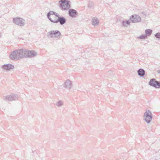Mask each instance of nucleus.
Listing matches in <instances>:
<instances>
[{
    "label": "nucleus",
    "instance_id": "4468645a",
    "mask_svg": "<svg viewBox=\"0 0 160 160\" xmlns=\"http://www.w3.org/2000/svg\"><path fill=\"white\" fill-rule=\"evenodd\" d=\"M92 25L95 26L98 25L99 21L97 18L94 17L92 19Z\"/></svg>",
    "mask_w": 160,
    "mask_h": 160
},
{
    "label": "nucleus",
    "instance_id": "423d86ee",
    "mask_svg": "<svg viewBox=\"0 0 160 160\" xmlns=\"http://www.w3.org/2000/svg\"><path fill=\"white\" fill-rule=\"evenodd\" d=\"M57 17L58 18V19L57 20H54L52 22L55 23L59 22L61 25H64L66 23L67 20L64 17L60 16L58 14V16Z\"/></svg>",
    "mask_w": 160,
    "mask_h": 160
},
{
    "label": "nucleus",
    "instance_id": "393cba45",
    "mask_svg": "<svg viewBox=\"0 0 160 160\" xmlns=\"http://www.w3.org/2000/svg\"><path fill=\"white\" fill-rule=\"evenodd\" d=\"M2 36V33L0 32V38H1Z\"/></svg>",
    "mask_w": 160,
    "mask_h": 160
},
{
    "label": "nucleus",
    "instance_id": "2eb2a0df",
    "mask_svg": "<svg viewBox=\"0 0 160 160\" xmlns=\"http://www.w3.org/2000/svg\"><path fill=\"white\" fill-rule=\"evenodd\" d=\"M64 86L66 88L70 89L72 86L71 82L69 80H67L64 83Z\"/></svg>",
    "mask_w": 160,
    "mask_h": 160
},
{
    "label": "nucleus",
    "instance_id": "1a4fd4ad",
    "mask_svg": "<svg viewBox=\"0 0 160 160\" xmlns=\"http://www.w3.org/2000/svg\"><path fill=\"white\" fill-rule=\"evenodd\" d=\"M130 20L133 23L140 22L141 21L140 17L136 14L132 15L130 17Z\"/></svg>",
    "mask_w": 160,
    "mask_h": 160
},
{
    "label": "nucleus",
    "instance_id": "20e7f679",
    "mask_svg": "<svg viewBox=\"0 0 160 160\" xmlns=\"http://www.w3.org/2000/svg\"><path fill=\"white\" fill-rule=\"evenodd\" d=\"M61 35L60 32L57 30H52L48 32L47 33V36L49 38H59Z\"/></svg>",
    "mask_w": 160,
    "mask_h": 160
},
{
    "label": "nucleus",
    "instance_id": "4be33fe9",
    "mask_svg": "<svg viewBox=\"0 0 160 160\" xmlns=\"http://www.w3.org/2000/svg\"><path fill=\"white\" fill-rule=\"evenodd\" d=\"M154 36L157 38L159 39L160 38V33L158 32L155 34Z\"/></svg>",
    "mask_w": 160,
    "mask_h": 160
},
{
    "label": "nucleus",
    "instance_id": "6ab92c4d",
    "mask_svg": "<svg viewBox=\"0 0 160 160\" xmlns=\"http://www.w3.org/2000/svg\"><path fill=\"white\" fill-rule=\"evenodd\" d=\"M94 6V2L91 1H89L88 3V7L89 8H93Z\"/></svg>",
    "mask_w": 160,
    "mask_h": 160
},
{
    "label": "nucleus",
    "instance_id": "9b49d317",
    "mask_svg": "<svg viewBox=\"0 0 160 160\" xmlns=\"http://www.w3.org/2000/svg\"><path fill=\"white\" fill-rule=\"evenodd\" d=\"M25 52V57L32 58L37 55V53L34 51H28L26 50Z\"/></svg>",
    "mask_w": 160,
    "mask_h": 160
},
{
    "label": "nucleus",
    "instance_id": "f3484780",
    "mask_svg": "<svg viewBox=\"0 0 160 160\" xmlns=\"http://www.w3.org/2000/svg\"><path fill=\"white\" fill-rule=\"evenodd\" d=\"M64 104V102L62 100H59L56 104V106L58 108H61L62 107Z\"/></svg>",
    "mask_w": 160,
    "mask_h": 160
},
{
    "label": "nucleus",
    "instance_id": "b1692460",
    "mask_svg": "<svg viewBox=\"0 0 160 160\" xmlns=\"http://www.w3.org/2000/svg\"><path fill=\"white\" fill-rule=\"evenodd\" d=\"M157 72L158 73H160V70H158Z\"/></svg>",
    "mask_w": 160,
    "mask_h": 160
},
{
    "label": "nucleus",
    "instance_id": "9d476101",
    "mask_svg": "<svg viewBox=\"0 0 160 160\" xmlns=\"http://www.w3.org/2000/svg\"><path fill=\"white\" fill-rule=\"evenodd\" d=\"M14 68V66L11 64H4L2 66V69L6 72H8L11 69H13Z\"/></svg>",
    "mask_w": 160,
    "mask_h": 160
},
{
    "label": "nucleus",
    "instance_id": "aec40b11",
    "mask_svg": "<svg viewBox=\"0 0 160 160\" xmlns=\"http://www.w3.org/2000/svg\"><path fill=\"white\" fill-rule=\"evenodd\" d=\"M122 25L124 27H127L128 25H130V22L128 21H123L122 22Z\"/></svg>",
    "mask_w": 160,
    "mask_h": 160
},
{
    "label": "nucleus",
    "instance_id": "5701e85b",
    "mask_svg": "<svg viewBox=\"0 0 160 160\" xmlns=\"http://www.w3.org/2000/svg\"><path fill=\"white\" fill-rule=\"evenodd\" d=\"M142 13L143 15L145 16H146V13L144 12H142Z\"/></svg>",
    "mask_w": 160,
    "mask_h": 160
},
{
    "label": "nucleus",
    "instance_id": "412c9836",
    "mask_svg": "<svg viewBox=\"0 0 160 160\" xmlns=\"http://www.w3.org/2000/svg\"><path fill=\"white\" fill-rule=\"evenodd\" d=\"M147 38V37L145 34H142L141 35H140L138 38L142 39H145L146 38Z\"/></svg>",
    "mask_w": 160,
    "mask_h": 160
},
{
    "label": "nucleus",
    "instance_id": "7ed1b4c3",
    "mask_svg": "<svg viewBox=\"0 0 160 160\" xmlns=\"http://www.w3.org/2000/svg\"><path fill=\"white\" fill-rule=\"evenodd\" d=\"M153 118L152 112L149 110H147L144 113L143 118L144 120L147 124L150 123Z\"/></svg>",
    "mask_w": 160,
    "mask_h": 160
},
{
    "label": "nucleus",
    "instance_id": "0eeeda50",
    "mask_svg": "<svg viewBox=\"0 0 160 160\" xmlns=\"http://www.w3.org/2000/svg\"><path fill=\"white\" fill-rule=\"evenodd\" d=\"M149 84L151 86H152L156 88H160V82L156 81L154 78L151 79L149 82Z\"/></svg>",
    "mask_w": 160,
    "mask_h": 160
},
{
    "label": "nucleus",
    "instance_id": "39448f33",
    "mask_svg": "<svg viewBox=\"0 0 160 160\" xmlns=\"http://www.w3.org/2000/svg\"><path fill=\"white\" fill-rule=\"evenodd\" d=\"M13 23L21 27L23 26L25 24V20L21 18L16 17L13 18Z\"/></svg>",
    "mask_w": 160,
    "mask_h": 160
},
{
    "label": "nucleus",
    "instance_id": "f257e3e1",
    "mask_svg": "<svg viewBox=\"0 0 160 160\" xmlns=\"http://www.w3.org/2000/svg\"><path fill=\"white\" fill-rule=\"evenodd\" d=\"M25 49H19L16 50L10 54L9 57L12 60H19L25 57Z\"/></svg>",
    "mask_w": 160,
    "mask_h": 160
},
{
    "label": "nucleus",
    "instance_id": "6e6552de",
    "mask_svg": "<svg viewBox=\"0 0 160 160\" xmlns=\"http://www.w3.org/2000/svg\"><path fill=\"white\" fill-rule=\"evenodd\" d=\"M18 98V95L16 94H12L9 95H6L3 97V99L5 100L9 101L17 100Z\"/></svg>",
    "mask_w": 160,
    "mask_h": 160
},
{
    "label": "nucleus",
    "instance_id": "ddd939ff",
    "mask_svg": "<svg viewBox=\"0 0 160 160\" xmlns=\"http://www.w3.org/2000/svg\"><path fill=\"white\" fill-rule=\"evenodd\" d=\"M52 15H54L56 17H57L58 16V14L52 11H50L47 14V17L49 20L52 22L54 21V20H52L50 16Z\"/></svg>",
    "mask_w": 160,
    "mask_h": 160
},
{
    "label": "nucleus",
    "instance_id": "dca6fc26",
    "mask_svg": "<svg viewBox=\"0 0 160 160\" xmlns=\"http://www.w3.org/2000/svg\"><path fill=\"white\" fill-rule=\"evenodd\" d=\"M138 74L141 77H143L145 74V71L142 69H140L138 70Z\"/></svg>",
    "mask_w": 160,
    "mask_h": 160
},
{
    "label": "nucleus",
    "instance_id": "f8f14e48",
    "mask_svg": "<svg viewBox=\"0 0 160 160\" xmlns=\"http://www.w3.org/2000/svg\"><path fill=\"white\" fill-rule=\"evenodd\" d=\"M68 14L70 17L72 18H75L76 17L78 13L75 9H70L68 11Z\"/></svg>",
    "mask_w": 160,
    "mask_h": 160
},
{
    "label": "nucleus",
    "instance_id": "f03ea898",
    "mask_svg": "<svg viewBox=\"0 0 160 160\" xmlns=\"http://www.w3.org/2000/svg\"><path fill=\"white\" fill-rule=\"evenodd\" d=\"M70 2L68 0H61L59 2V7L62 10L69 9L70 8Z\"/></svg>",
    "mask_w": 160,
    "mask_h": 160
},
{
    "label": "nucleus",
    "instance_id": "a211bd4d",
    "mask_svg": "<svg viewBox=\"0 0 160 160\" xmlns=\"http://www.w3.org/2000/svg\"><path fill=\"white\" fill-rule=\"evenodd\" d=\"M152 31L150 29H147L145 30V33L146 36L148 37L150 36L152 34Z\"/></svg>",
    "mask_w": 160,
    "mask_h": 160
}]
</instances>
